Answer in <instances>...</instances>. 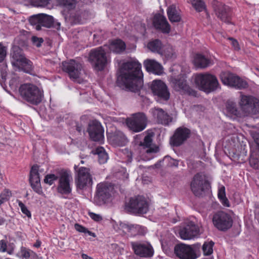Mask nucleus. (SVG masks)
Listing matches in <instances>:
<instances>
[{
    "label": "nucleus",
    "mask_w": 259,
    "mask_h": 259,
    "mask_svg": "<svg viewBox=\"0 0 259 259\" xmlns=\"http://www.w3.org/2000/svg\"><path fill=\"white\" fill-rule=\"evenodd\" d=\"M141 64L137 61L132 60L122 64L120 75L117 82L120 86L133 92H138L143 86Z\"/></svg>",
    "instance_id": "nucleus-1"
},
{
    "label": "nucleus",
    "mask_w": 259,
    "mask_h": 259,
    "mask_svg": "<svg viewBox=\"0 0 259 259\" xmlns=\"http://www.w3.org/2000/svg\"><path fill=\"white\" fill-rule=\"evenodd\" d=\"M19 91L23 100L33 105H38L44 98L43 91L33 84H22L19 88Z\"/></svg>",
    "instance_id": "nucleus-2"
},
{
    "label": "nucleus",
    "mask_w": 259,
    "mask_h": 259,
    "mask_svg": "<svg viewBox=\"0 0 259 259\" xmlns=\"http://www.w3.org/2000/svg\"><path fill=\"white\" fill-rule=\"evenodd\" d=\"M194 81L199 90L209 93L220 88L217 77L211 74L199 73L195 75Z\"/></svg>",
    "instance_id": "nucleus-3"
},
{
    "label": "nucleus",
    "mask_w": 259,
    "mask_h": 259,
    "mask_svg": "<svg viewBox=\"0 0 259 259\" xmlns=\"http://www.w3.org/2000/svg\"><path fill=\"white\" fill-rule=\"evenodd\" d=\"M107 51V45L92 49L90 51L89 60L97 70H102L106 65L108 62L106 56Z\"/></svg>",
    "instance_id": "nucleus-4"
},
{
    "label": "nucleus",
    "mask_w": 259,
    "mask_h": 259,
    "mask_svg": "<svg viewBox=\"0 0 259 259\" xmlns=\"http://www.w3.org/2000/svg\"><path fill=\"white\" fill-rule=\"evenodd\" d=\"M149 205L145 198L138 196L131 198L129 201L125 204V210L134 214H144L148 210Z\"/></svg>",
    "instance_id": "nucleus-5"
},
{
    "label": "nucleus",
    "mask_w": 259,
    "mask_h": 259,
    "mask_svg": "<svg viewBox=\"0 0 259 259\" xmlns=\"http://www.w3.org/2000/svg\"><path fill=\"white\" fill-rule=\"evenodd\" d=\"M239 105L244 114L255 115L259 113V101L252 96L241 95Z\"/></svg>",
    "instance_id": "nucleus-6"
},
{
    "label": "nucleus",
    "mask_w": 259,
    "mask_h": 259,
    "mask_svg": "<svg viewBox=\"0 0 259 259\" xmlns=\"http://www.w3.org/2000/svg\"><path fill=\"white\" fill-rule=\"evenodd\" d=\"M190 187L195 196H200L203 192L210 189V185L205 175L198 173L193 177Z\"/></svg>",
    "instance_id": "nucleus-7"
},
{
    "label": "nucleus",
    "mask_w": 259,
    "mask_h": 259,
    "mask_svg": "<svg viewBox=\"0 0 259 259\" xmlns=\"http://www.w3.org/2000/svg\"><path fill=\"white\" fill-rule=\"evenodd\" d=\"M113 190V186L109 183L103 182L98 184L94 201L98 205L105 204L111 196Z\"/></svg>",
    "instance_id": "nucleus-8"
},
{
    "label": "nucleus",
    "mask_w": 259,
    "mask_h": 259,
    "mask_svg": "<svg viewBox=\"0 0 259 259\" xmlns=\"http://www.w3.org/2000/svg\"><path fill=\"white\" fill-rule=\"evenodd\" d=\"M222 83L230 87L238 90L247 88V82L236 74L230 72H222L220 75Z\"/></svg>",
    "instance_id": "nucleus-9"
},
{
    "label": "nucleus",
    "mask_w": 259,
    "mask_h": 259,
    "mask_svg": "<svg viewBox=\"0 0 259 259\" xmlns=\"http://www.w3.org/2000/svg\"><path fill=\"white\" fill-rule=\"evenodd\" d=\"M254 142L250 146L249 164L254 169H259V131H250Z\"/></svg>",
    "instance_id": "nucleus-10"
},
{
    "label": "nucleus",
    "mask_w": 259,
    "mask_h": 259,
    "mask_svg": "<svg viewBox=\"0 0 259 259\" xmlns=\"http://www.w3.org/2000/svg\"><path fill=\"white\" fill-rule=\"evenodd\" d=\"M151 89L157 102L162 103L169 98V93L166 84L161 80L153 81Z\"/></svg>",
    "instance_id": "nucleus-11"
},
{
    "label": "nucleus",
    "mask_w": 259,
    "mask_h": 259,
    "mask_svg": "<svg viewBox=\"0 0 259 259\" xmlns=\"http://www.w3.org/2000/svg\"><path fill=\"white\" fill-rule=\"evenodd\" d=\"M56 174L59 177L57 188L58 192L62 194H70L71 192L70 181L72 179L70 171L64 169H58L56 171Z\"/></svg>",
    "instance_id": "nucleus-12"
},
{
    "label": "nucleus",
    "mask_w": 259,
    "mask_h": 259,
    "mask_svg": "<svg viewBox=\"0 0 259 259\" xmlns=\"http://www.w3.org/2000/svg\"><path fill=\"white\" fill-rule=\"evenodd\" d=\"M212 222L218 230L225 231L232 226L233 220L229 214L224 211H219L213 215Z\"/></svg>",
    "instance_id": "nucleus-13"
},
{
    "label": "nucleus",
    "mask_w": 259,
    "mask_h": 259,
    "mask_svg": "<svg viewBox=\"0 0 259 259\" xmlns=\"http://www.w3.org/2000/svg\"><path fill=\"white\" fill-rule=\"evenodd\" d=\"M171 83L174 89L182 94L196 96V92L191 89L187 83L185 75L179 76L171 78Z\"/></svg>",
    "instance_id": "nucleus-14"
},
{
    "label": "nucleus",
    "mask_w": 259,
    "mask_h": 259,
    "mask_svg": "<svg viewBox=\"0 0 259 259\" xmlns=\"http://www.w3.org/2000/svg\"><path fill=\"white\" fill-rule=\"evenodd\" d=\"M147 118L143 113L133 114L132 117L127 118L126 124L130 130H144L147 125Z\"/></svg>",
    "instance_id": "nucleus-15"
},
{
    "label": "nucleus",
    "mask_w": 259,
    "mask_h": 259,
    "mask_svg": "<svg viewBox=\"0 0 259 259\" xmlns=\"http://www.w3.org/2000/svg\"><path fill=\"white\" fill-rule=\"evenodd\" d=\"M75 183L76 187L80 189L92 185V178L89 168L84 167L79 168L77 176L75 178Z\"/></svg>",
    "instance_id": "nucleus-16"
},
{
    "label": "nucleus",
    "mask_w": 259,
    "mask_h": 259,
    "mask_svg": "<svg viewBox=\"0 0 259 259\" xmlns=\"http://www.w3.org/2000/svg\"><path fill=\"white\" fill-rule=\"evenodd\" d=\"M131 246L135 254L141 257H150L153 255V249L148 242H132Z\"/></svg>",
    "instance_id": "nucleus-17"
},
{
    "label": "nucleus",
    "mask_w": 259,
    "mask_h": 259,
    "mask_svg": "<svg viewBox=\"0 0 259 259\" xmlns=\"http://www.w3.org/2000/svg\"><path fill=\"white\" fill-rule=\"evenodd\" d=\"M12 57L15 60L13 62L14 65L18 66L20 68L27 71L31 67V62L24 56L22 50L19 47L14 48Z\"/></svg>",
    "instance_id": "nucleus-18"
},
{
    "label": "nucleus",
    "mask_w": 259,
    "mask_h": 259,
    "mask_svg": "<svg viewBox=\"0 0 259 259\" xmlns=\"http://www.w3.org/2000/svg\"><path fill=\"white\" fill-rule=\"evenodd\" d=\"M62 69L67 72L71 78L76 79L79 78L82 69L81 64L74 60L62 63Z\"/></svg>",
    "instance_id": "nucleus-19"
},
{
    "label": "nucleus",
    "mask_w": 259,
    "mask_h": 259,
    "mask_svg": "<svg viewBox=\"0 0 259 259\" xmlns=\"http://www.w3.org/2000/svg\"><path fill=\"white\" fill-rule=\"evenodd\" d=\"M175 253L180 259H196L197 257L193 248L185 244L176 245Z\"/></svg>",
    "instance_id": "nucleus-20"
},
{
    "label": "nucleus",
    "mask_w": 259,
    "mask_h": 259,
    "mask_svg": "<svg viewBox=\"0 0 259 259\" xmlns=\"http://www.w3.org/2000/svg\"><path fill=\"white\" fill-rule=\"evenodd\" d=\"M199 229L194 223L190 222L186 224L180 231V235L183 239H191L197 236Z\"/></svg>",
    "instance_id": "nucleus-21"
},
{
    "label": "nucleus",
    "mask_w": 259,
    "mask_h": 259,
    "mask_svg": "<svg viewBox=\"0 0 259 259\" xmlns=\"http://www.w3.org/2000/svg\"><path fill=\"white\" fill-rule=\"evenodd\" d=\"M29 182L33 190L38 194L42 193L38 173V166L34 165L32 166L30 172Z\"/></svg>",
    "instance_id": "nucleus-22"
},
{
    "label": "nucleus",
    "mask_w": 259,
    "mask_h": 259,
    "mask_svg": "<svg viewBox=\"0 0 259 259\" xmlns=\"http://www.w3.org/2000/svg\"><path fill=\"white\" fill-rule=\"evenodd\" d=\"M190 136V131H176L170 138V144L178 147L182 145Z\"/></svg>",
    "instance_id": "nucleus-23"
},
{
    "label": "nucleus",
    "mask_w": 259,
    "mask_h": 259,
    "mask_svg": "<svg viewBox=\"0 0 259 259\" xmlns=\"http://www.w3.org/2000/svg\"><path fill=\"white\" fill-rule=\"evenodd\" d=\"M153 24L156 29L161 30L163 33H169L170 31V26L166 18L159 14L155 15Z\"/></svg>",
    "instance_id": "nucleus-24"
},
{
    "label": "nucleus",
    "mask_w": 259,
    "mask_h": 259,
    "mask_svg": "<svg viewBox=\"0 0 259 259\" xmlns=\"http://www.w3.org/2000/svg\"><path fill=\"white\" fill-rule=\"evenodd\" d=\"M214 10L216 15L222 21L226 23L230 22V9L228 6L219 4Z\"/></svg>",
    "instance_id": "nucleus-25"
},
{
    "label": "nucleus",
    "mask_w": 259,
    "mask_h": 259,
    "mask_svg": "<svg viewBox=\"0 0 259 259\" xmlns=\"http://www.w3.org/2000/svg\"><path fill=\"white\" fill-rule=\"evenodd\" d=\"M151 112L158 123L164 125L168 124L171 121V118L161 108H153Z\"/></svg>",
    "instance_id": "nucleus-26"
},
{
    "label": "nucleus",
    "mask_w": 259,
    "mask_h": 259,
    "mask_svg": "<svg viewBox=\"0 0 259 259\" xmlns=\"http://www.w3.org/2000/svg\"><path fill=\"white\" fill-rule=\"evenodd\" d=\"M40 18V28L43 26L47 28L53 27L57 29H60V23L55 21L52 16L41 14Z\"/></svg>",
    "instance_id": "nucleus-27"
},
{
    "label": "nucleus",
    "mask_w": 259,
    "mask_h": 259,
    "mask_svg": "<svg viewBox=\"0 0 259 259\" xmlns=\"http://www.w3.org/2000/svg\"><path fill=\"white\" fill-rule=\"evenodd\" d=\"M144 66L148 72L160 74L162 72V67L154 60L147 59L144 62Z\"/></svg>",
    "instance_id": "nucleus-28"
},
{
    "label": "nucleus",
    "mask_w": 259,
    "mask_h": 259,
    "mask_svg": "<svg viewBox=\"0 0 259 259\" xmlns=\"http://www.w3.org/2000/svg\"><path fill=\"white\" fill-rule=\"evenodd\" d=\"M225 113L233 118L241 115L240 110L237 108L236 103L231 101H228L226 103Z\"/></svg>",
    "instance_id": "nucleus-29"
},
{
    "label": "nucleus",
    "mask_w": 259,
    "mask_h": 259,
    "mask_svg": "<svg viewBox=\"0 0 259 259\" xmlns=\"http://www.w3.org/2000/svg\"><path fill=\"white\" fill-rule=\"evenodd\" d=\"M167 14L168 19L171 23L181 21V16L180 10L175 5H172L167 8Z\"/></svg>",
    "instance_id": "nucleus-30"
},
{
    "label": "nucleus",
    "mask_w": 259,
    "mask_h": 259,
    "mask_svg": "<svg viewBox=\"0 0 259 259\" xmlns=\"http://www.w3.org/2000/svg\"><path fill=\"white\" fill-rule=\"evenodd\" d=\"M154 136V134L153 132L148 133L144 138L143 142V146L148 148L146 150V153L147 154L150 153H155L158 151V147L156 146H152V137Z\"/></svg>",
    "instance_id": "nucleus-31"
},
{
    "label": "nucleus",
    "mask_w": 259,
    "mask_h": 259,
    "mask_svg": "<svg viewBox=\"0 0 259 259\" xmlns=\"http://www.w3.org/2000/svg\"><path fill=\"white\" fill-rule=\"evenodd\" d=\"M125 43L120 39H115L112 40L109 46H108V50L116 53H120L124 51L125 49Z\"/></svg>",
    "instance_id": "nucleus-32"
},
{
    "label": "nucleus",
    "mask_w": 259,
    "mask_h": 259,
    "mask_svg": "<svg viewBox=\"0 0 259 259\" xmlns=\"http://www.w3.org/2000/svg\"><path fill=\"white\" fill-rule=\"evenodd\" d=\"M119 228L126 234L130 233L133 236H136L137 235V229H140V225L120 223L119 224Z\"/></svg>",
    "instance_id": "nucleus-33"
},
{
    "label": "nucleus",
    "mask_w": 259,
    "mask_h": 259,
    "mask_svg": "<svg viewBox=\"0 0 259 259\" xmlns=\"http://www.w3.org/2000/svg\"><path fill=\"white\" fill-rule=\"evenodd\" d=\"M193 62L196 67L203 68L207 67L210 63L208 59L200 54L195 56Z\"/></svg>",
    "instance_id": "nucleus-34"
},
{
    "label": "nucleus",
    "mask_w": 259,
    "mask_h": 259,
    "mask_svg": "<svg viewBox=\"0 0 259 259\" xmlns=\"http://www.w3.org/2000/svg\"><path fill=\"white\" fill-rule=\"evenodd\" d=\"M234 149H230V153H232L237 156L246 154L247 146L245 144H241L239 143H237L234 145Z\"/></svg>",
    "instance_id": "nucleus-35"
},
{
    "label": "nucleus",
    "mask_w": 259,
    "mask_h": 259,
    "mask_svg": "<svg viewBox=\"0 0 259 259\" xmlns=\"http://www.w3.org/2000/svg\"><path fill=\"white\" fill-rule=\"evenodd\" d=\"M91 139L95 142L102 143L103 142L104 131H88Z\"/></svg>",
    "instance_id": "nucleus-36"
},
{
    "label": "nucleus",
    "mask_w": 259,
    "mask_h": 259,
    "mask_svg": "<svg viewBox=\"0 0 259 259\" xmlns=\"http://www.w3.org/2000/svg\"><path fill=\"white\" fill-rule=\"evenodd\" d=\"M94 153L98 155V161L100 164H104L107 162L108 159V154L103 147L97 148Z\"/></svg>",
    "instance_id": "nucleus-37"
},
{
    "label": "nucleus",
    "mask_w": 259,
    "mask_h": 259,
    "mask_svg": "<svg viewBox=\"0 0 259 259\" xmlns=\"http://www.w3.org/2000/svg\"><path fill=\"white\" fill-rule=\"evenodd\" d=\"M162 44L159 40L156 39L148 43V48L153 52L160 53Z\"/></svg>",
    "instance_id": "nucleus-38"
},
{
    "label": "nucleus",
    "mask_w": 259,
    "mask_h": 259,
    "mask_svg": "<svg viewBox=\"0 0 259 259\" xmlns=\"http://www.w3.org/2000/svg\"><path fill=\"white\" fill-rule=\"evenodd\" d=\"M218 195L224 206L227 207L230 206L229 200L226 196L225 188L224 186H222L219 188Z\"/></svg>",
    "instance_id": "nucleus-39"
},
{
    "label": "nucleus",
    "mask_w": 259,
    "mask_h": 259,
    "mask_svg": "<svg viewBox=\"0 0 259 259\" xmlns=\"http://www.w3.org/2000/svg\"><path fill=\"white\" fill-rule=\"evenodd\" d=\"M60 5L62 6L68 10H72L75 8L76 0H57Z\"/></svg>",
    "instance_id": "nucleus-40"
},
{
    "label": "nucleus",
    "mask_w": 259,
    "mask_h": 259,
    "mask_svg": "<svg viewBox=\"0 0 259 259\" xmlns=\"http://www.w3.org/2000/svg\"><path fill=\"white\" fill-rule=\"evenodd\" d=\"M214 243L212 241L205 242L202 247L203 254L204 255H209L213 252V246Z\"/></svg>",
    "instance_id": "nucleus-41"
},
{
    "label": "nucleus",
    "mask_w": 259,
    "mask_h": 259,
    "mask_svg": "<svg viewBox=\"0 0 259 259\" xmlns=\"http://www.w3.org/2000/svg\"><path fill=\"white\" fill-rule=\"evenodd\" d=\"M40 14H38L30 17L29 19V23L32 25L35 26L37 30H40Z\"/></svg>",
    "instance_id": "nucleus-42"
},
{
    "label": "nucleus",
    "mask_w": 259,
    "mask_h": 259,
    "mask_svg": "<svg viewBox=\"0 0 259 259\" xmlns=\"http://www.w3.org/2000/svg\"><path fill=\"white\" fill-rule=\"evenodd\" d=\"M193 7L197 11L201 12L205 9L204 3L201 0H190Z\"/></svg>",
    "instance_id": "nucleus-43"
},
{
    "label": "nucleus",
    "mask_w": 259,
    "mask_h": 259,
    "mask_svg": "<svg viewBox=\"0 0 259 259\" xmlns=\"http://www.w3.org/2000/svg\"><path fill=\"white\" fill-rule=\"evenodd\" d=\"M88 130H103V127L98 120L94 119L89 122Z\"/></svg>",
    "instance_id": "nucleus-44"
},
{
    "label": "nucleus",
    "mask_w": 259,
    "mask_h": 259,
    "mask_svg": "<svg viewBox=\"0 0 259 259\" xmlns=\"http://www.w3.org/2000/svg\"><path fill=\"white\" fill-rule=\"evenodd\" d=\"M70 20L74 24L81 23V12L78 11L72 13L70 16Z\"/></svg>",
    "instance_id": "nucleus-45"
},
{
    "label": "nucleus",
    "mask_w": 259,
    "mask_h": 259,
    "mask_svg": "<svg viewBox=\"0 0 259 259\" xmlns=\"http://www.w3.org/2000/svg\"><path fill=\"white\" fill-rule=\"evenodd\" d=\"M11 196V192L8 189H5L0 194V206L8 201Z\"/></svg>",
    "instance_id": "nucleus-46"
},
{
    "label": "nucleus",
    "mask_w": 259,
    "mask_h": 259,
    "mask_svg": "<svg viewBox=\"0 0 259 259\" xmlns=\"http://www.w3.org/2000/svg\"><path fill=\"white\" fill-rule=\"evenodd\" d=\"M58 178L59 179V177L57 174V175L54 174L47 175L45 177L44 182L46 184H48L50 185H51L53 184L54 182L56 181Z\"/></svg>",
    "instance_id": "nucleus-47"
},
{
    "label": "nucleus",
    "mask_w": 259,
    "mask_h": 259,
    "mask_svg": "<svg viewBox=\"0 0 259 259\" xmlns=\"http://www.w3.org/2000/svg\"><path fill=\"white\" fill-rule=\"evenodd\" d=\"M74 227L76 230L79 232L88 233L90 236L95 237V233L89 231L87 228H85V227H83L81 225H80L78 224H75L74 225Z\"/></svg>",
    "instance_id": "nucleus-48"
},
{
    "label": "nucleus",
    "mask_w": 259,
    "mask_h": 259,
    "mask_svg": "<svg viewBox=\"0 0 259 259\" xmlns=\"http://www.w3.org/2000/svg\"><path fill=\"white\" fill-rule=\"evenodd\" d=\"M18 205L20 207L21 211L28 218H31V214L30 211L27 207L21 201H18Z\"/></svg>",
    "instance_id": "nucleus-49"
},
{
    "label": "nucleus",
    "mask_w": 259,
    "mask_h": 259,
    "mask_svg": "<svg viewBox=\"0 0 259 259\" xmlns=\"http://www.w3.org/2000/svg\"><path fill=\"white\" fill-rule=\"evenodd\" d=\"M7 242L4 240H2L0 241V250H1L3 252L7 251V252L9 254H11L13 252V249H8L7 250Z\"/></svg>",
    "instance_id": "nucleus-50"
},
{
    "label": "nucleus",
    "mask_w": 259,
    "mask_h": 259,
    "mask_svg": "<svg viewBox=\"0 0 259 259\" xmlns=\"http://www.w3.org/2000/svg\"><path fill=\"white\" fill-rule=\"evenodd\" d=\"M50 0H35L34 6L37 7H45L50 4Z\"/></svg>",
    "instance_id": "nucleus-51"
},
{
    "label": "nucleus",
    "mask_w": 259,
    "mask_h": 259,
    "mask_svg": "<svg viewBox=\"0 0 259 259\" xmlns=\"http://www.w3.org/2000/svg\"><path fill=\"white\" fill-rule=\"evenodd\" d=\"M7 55V49L0 43V62H2L6 57Z\"/></svg>",
    "instance_id": "nucleus-52"
},
{
    "label": "nucleus",
    "mask_w": 259,
    "mask_h": 259,
    "mask_svg": "<svg viewBox=\"0 0 259 259\" xmlns=\"http://www.w3.org/2000/svg\"><path fill=\"white\" fill-rule=\"evenodd\" d=\"M31 41L33 45L36 46L37 47H39L43 42V39L40 37H37L36 36H33L31 37Z\"/></svg>",
    "instance_id": "nucleus-53"
},
{
    "label": "nucleus",
    "mask_w": 259,
    "mask_h": 259,
    "mask_svg": "<svg viewBox=\"0 0 259 259\" xmlns=\"http://www.w3.org/2000/svg\"><path fill=\"white\" fill-rule=\"evenodd\" d=\"M165 55L167 57L172 58L175 57L176 53L174 49L171 47H168L167 48L165 52Z\"/></svg>",
    "instance_id": "nucleus-54"
},
{
    "label": "nucleus",
    "mask_w": 259,
    "mask_h": 259,
    "mask_svg": "<svg viewBox=\"0 0 259 259\" xmlns=\"http://www.w3.org/2000/svg\"><path fill=\"white\" fill-rule=\"evenodd\" d=\"M32 251L29 249H27L25 248H22L21 252L22 256L26 259H28L30 255V253L32 252Z\"/></svg>",
    "instance_id": "nucleus-55"
},
{
    "label": "nucleus",
    "mask_w": 259,
    "mask_h": 259,
    "mask_svg": "<svg viewBox=\"0 0 259 259\" xmlns=\"http://www.w3.org/2000/svg\"><path fill=\"white\" fill-rule=\"evenodd\" d=\"M89 216L94 221L96 222H100L102 220V217L99 214H96L94 212H89Z\"/></svg>",
    "instance_id": "nucleus-56"
},
{
    "label": "nucleus",
    "mask_w": 259,
    "mask_h": 259,
    "mask_svg": "<svg viewBox=\"0 0 259 259\" xmlns=\"http://www.w3.org/2000/svg\"><path fill=\"white\" fill-rule=\"evenodd\" d=\"M230 40H231V44L234 47V49L236 50H239L240 48L239 47V44L237 41L232 38H230Z\"/></svg>",
    "instance_id": "nucleus-57"
},
{
    "label": "nucleus",
    "mask_w": 259,
    "mask_h": 259,
    "mask_svg": "<svg viewBox=\"0 0 259 259\" xmlns=\"http://www.w3.org/2000/svg\"><path fill=\"white\" fill-rule=\"evenodd\" d=\"M137 235H144L146 233V229L145 227L140 226V229H137Z\"/></svg>",
    "instance_id": "nucleus-58"
},
{
    "label": "nucleus",
    "mask_w": 259,
    "mask_h": 259,
    "mask_svg": "<svg viewBox=\"0 0 259 259\" xmlns=\"http://www.w3.org/2000/svg\"><path fill=\"white\" fill-rule=\"evenodd\" d=\"M28 259H39V257L38 255L32 251V252L30 253V255Z\"/></svg>",
    "instance_id": "nucleus-59"
},
{
    "label": "nucleus",
    "mask_w": 259,
    "mask_h": 259,
    "mask_svg": "<svg viewBox=\"0 0 259 259\" xmlns=\"http://www.w3.org/2000/svg\"><path fill=\"white\" fill-rule=\"evenodd\" d=\"M126 150L127 152V156L128 157V161L129 162H131V161L132 160V153L128 149H126Z\"/></svg>",
    "instance_id": "nucleus-60"
},
{
    "label": "nucleus",
    "mask_w": 259,
    "mask_h": 259,
    "mask_svg": "<svg viewBox=\"0 0 259 259\" xmlns=\"http://www.w3.org/2000/svg\"><path fill=\"white\" fill-rule=\"evenodd\" d=\"M81 257L83 259H93L91 257L84 253H82L81 254Z\"/></svg>",
    "instance_id": "nucleus-61"
},
{
    "label": "nucleus",
    "mask_w": 259,
    "mask_h": 259,
    "mask_svg": "<svg viewBox=\"0 0 259 259\" xmlns=\"http://www.w3.org/2000/svg\"><path fill=\"white\" fill-rule=\"evenodd\" d=\"M40 242L39 241H37L36 243L34 244V246L36 247H39L40 246Z\"/></svg>",
    "instance_id": "nucleus-62"
},
{
    "label": "nucleus",
    "mask_w": 259,
    "mask_h": 259,
    "mask_svg": "<svg viewBox=\"0 0 259 259\" xmlns=\"http://www.w3.org/2000/svg\"><path fill=\"white\" fill-rule=\"evenodd\" d=\"M177 130H188V129L186 127L182 128L181 127H178V128H177Z\"/></svg>",
    "instance_id": "nucleus-63"
},
{
    "label": "nucleus",
    "mask_w": 259,
    "mask_h": 259,
    "mask_svg": "<svg viewBox=\"0 0 259 259\" xmlns=\"http://www.w3.org/2000/svg\"><path fill=\"white\" fill-rule=\"evenodd\" d=\"M5 146V145L4 143L0 142V148H2L3 147H4Z\"/></svg>",
    "instance_id": "nucleus-64"
}]
</instances>
